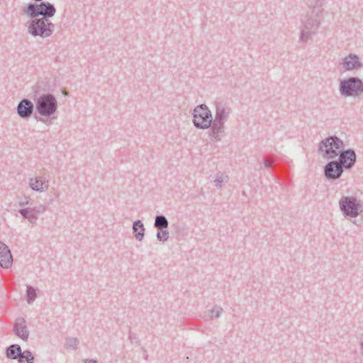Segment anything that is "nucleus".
Masks as SVG:
<instances>
[{"label":"nucleus","mask_w":363,"mask_h":363,"mask_svg":"<svg viewBox=\"0 0 363 363\" xmlns=\"http://www.w3.org/2000/svg\"><path fill=\"white\" fill-rule=\"evenodd\" d=\"M57 101L53 94L50 93L43 94L35 101V118L38 121L50 124V122L48 123V121H45L43 118H38L37 114H39L42 117L50 118L57 112Z\"/></svg>","instance_id":"obj_1"},{"label":"nucleus","mask_w":363,"mask_h":363,"mask_svg":"<svg viewBox=\"0 0 363 363\" xmlns=\"http://www.w3.org/2000/svg\"><path fill=\"white\" fill-rule=\"evenodd\" d=\"M22 11L23 14L30 18L41 16L40 18L50 20V18L55 15L56 9L54 4L48 1H40L39 4L29 3L23 8Z\"/></svg>","instance_id":"obj_2"},{"label":"nucleus","mask_w":363,"mask_h":363,"mask_svg":"<svg viewBox=\"0 0 363 363\" xmlns=\"http://www.w3.org/2000/svg\"><path fill=\"white\" fill-rule=\"evenodd\" d=\"M345 148L344 142L336 135H330L322 140L318 145V151L325 158L333 160Z\"/></svg>","instance_id":"obj_3"},{"label":"nucleus","mask_w":363,"mask_h":363,"mask_svg":"<svg viewBox=\"0 0 363 363\" xmlns=\"http://www.w3.org/2000/svg\"><path fill=\"white\" fill-rule=\"evenodd\" d=\"M339 208L345 218H357L363 212L361 200L354 196H342L338 202Z\"/></svg>","instance_id":"obj_4"},{"label":"nucleus","mask_w":363,"mask_h":363,"mask_svg":"<svg viewBox=\"0 0 363 363\" xmlns=\"http://www.w3.org/2000/svg\"><path fill=\"white\" fill-rule=\"evenodd\" d=\"M55 30V25L50 20L33 18L28 26V33L33 37L45 38L50 37Z\"/></svg>","instance_id":"obj_5"},{"label":"nucleus","mask_w":363,"mask_h":363,"mask_svg":"<svg viewBox=\"0 0 363 363\" xmlns=\"http://www.w3.org/2000/svg\"><path fill=\"white\" fill-rule=\"evenodd\" d=\"M339 91L344 97H357L363 94V81L357 77H350L341 80Z\"/></svg>","instance_id":"obj_6"},{"label":"nucleus","mask_w":363,"mask_h":363,"mask_svg":"<svg viewBox=\"0 0 363 363\" xmlns=\"http://www.w3.org/2000/svg\"><path fill=\"white\" fill-rule=\"evenodd\" d=\"M193 124L201 130L208 129L212 124V113L206 104L196 106L193 111Z\"/></svg>","instance_id":"obj_7"},{"label":"nucleus","mask_w":363,"mask_h":363,"mask_svg":"<svg viewBox=\"0 0 363 363\" xmlns=\"http://www.w3.org/2000/svg\"><path fill=\"white\" fill-rule=\"evenodd\" d=\"M320 24V18L318 15L316 16L308 17L303 22V27L301 30L299 41L306 43L315 35L319 28Z\"/></svg>","instance_id":"obj_8"},{"label":"nucleus","mask_w":363,"mask_h":363,"mask_svg":"<svg viewBox=\"0 0 363 363\" xmlns=\"http://www.w3.org/2000/svg\"><path fill=\"white\" fill-rule=\"evenodd\" d=\"M336 160L345 169H351L357 162V154L354 149L345 148L339 152Z\"/></svg>","instance_id":"obj_9"},{"label":"nucleus","mask_w":363,"mask_h":363,"mask_svg":"<svg viewBox=\"0 0 363 363\" xmlns=\"http://www.w3.org/2000/svg\"><path fill=\"white\" fill-rule=\"evenodd\" d=\"M344 168L336 161L332 160L329 161L323 167L325 177L329 181L339 179L343 172Z\"/></svg>","instance_id":"obj_10"},{"label":"nucleus","mask_w":363,"mask_h":363,"mask_svg":"<svg viewBox=\"0 0 363 363\" xmlns=\"http://www.w3.org/2000/svg\"><path fill=\"white\" fill-rule=\"evenodd\" d=\"M34 108V104L30 99H23L16 106V113L21 118L28 119L33 115Z\"/></svg>","instance_id":"obj_11"},{"label":"nucleus","mask_w":363,"mask_h":363,"mask_svg":"<svg viewBox=\"0 0 363 363\" xmlns=\"http://www.w3.org/2000/svg\"><path fill=\"white\" fill-rule=\"evenodd\" d=\"M342 66L345 71L359 70L363 67V63L357 55L350 53L343 58Z\"/></svg>","instance_id":"obj_12"},{"label":"nucleus","mask_w":363,"mask_h":363,"mask_svg":"<svg viewBox=\"0 0 363 363\" xmlns=\"http://www.w3.org/2000/svg\"><path fill=\"white\" fill-rule=\"evenodd\" d=\"M13 256L8 246L0 240V267L9 269L12 266Z\"/></svg>","instance_id":"obj_13"},{"label":"nucleus","mask_w":363,"mask_h":363,"mask_svg":"<svg viewBox=\"0 0 363 363\" xmlns=\"http://www.w3.org/2000/svg\"><path fill=\"white\" fill-rule=\"evenodd\" d=\"M231 113V108L225 103L218 101L216 103V120L225 123Z\"/></svg>","instance_id":"obj_14"},{"label":"nucleus","mask_w":363,"mask_h":363,"mask_svg":"<svg viewBox=\"0 0 363 363\" xmlns=\"http://www.w3.org/2000/svg\"><path fill=\"white\" fill-rule=\"evenodd\" d=\"M209 128V136L216 141H220L225 130V123L212 119V124Z\"/></svg>","instance_id":"obj_15"},{"label":"nucleus","mask_w":363,"mask_h":363,"mask_svg":"<svg viewBox=\"0 0 363 363\" xmlns=\"http://www.w3.org/2000/svg\"><path fill=\"white\" fill-rule=\"evenodd\" d=\"M15 334L21 338L22 340H27L29 335V332L27 330L25 324V320L23 318H18L16 319L14 328Z\"/></svg>","instance_id":"obj_16"},{"label":"nucleus","mask_w":363,"mask_h":363,"mask_svg":"<svg viewBox=\"0 0 363 363\" xmlns=\"http://www.w3.org/2000/svg\"><path fill=\"white\" fill-rule=\"evenodd\" d=\"M29 186L32 190L40 193L46 191L48 188V185L42 177L30 178L29 180Z\"/></svg>","instance_id":"obj_17"},{"label":"nucleus","mask_w":363,"mask_h":363,"mask_svg":"<svg viewBox=\"0 0 363 363\" xmlns=\"http://www.w3.org/2000/svg\"><path fill=\"white\" fill-rule=\"evenodd\" d=\"M21 347L18 344H13L6 348V357L9 359H18L21 354Z\"/></svg>","instance_id":"obj_18"},{"label":"nucleus","mask_w":363,"mask_h":363,"mask_svg":"<svg viewBox=\"0 0 363 363\" xmlns=\"http://www.w3.org/2000/svg\"><path fill=\"white\" fill-rule=\"evenodd\" d=\"M18 213L22 216L24 219H27L31 224H36L38 216H35V212L33 211V208L28 207L21 208L18 210Z\"/></svg>","instance_id":"obj_19"},{"label":"nucleus","mask_w":363,"mask_h":363,"mask_svg":"<svg viewBox=\"0 0 363 363\" xmlns=\"http://www.w3.org/2000/svg\"><path fill=\"white\" fill-rule=\"evenodd\" d=\"M154 225L157 230H162V229L168 228L169 221L164 215H157L155 218Z\"/></svg>","instance_id":"obj_20"},{"label":"nucleus","mask_w":363,"mask_h":363,"mask_svg":"<svg viewBox=\"0 0 363 363\" xmlns=\"http://www.w3.org/2000/svg\"><path fill=\"white\" fill-rule=\"evenodd\" d=\"M17 360L18 363H33L35 357L30 350H26L21 351V354H20Z\"/></svg>","instance_id":"obj_21"},{"label":"nucleus","mask_w":363,"mask_h":363,"mask_svg":"<svg viewBox=\"0 0 363 363\" xmlns=\"http://www.w3.org/2000/svg\"><path fill=\"white\" fill-rule=\"evenodd\" d=\"M37 297L36 289L31 286L26 287V301L28 304H31Z\"/></svg>","instance_id":"obj_22"},{"label":"nucleus","mask_w":363,"mask_h":363,"mask_svg":"<svg viewBox=\"0 0 363 363\" xmlns=\"http://www.w3.org/2000/svg\"><path fill=\"white\" fill-rule=\"evenodd\" d=\"M157 239L160 242H165L169 238V233L167 228L162 229V230H157Z\"/></svg>","instance_id":"obj_23"},{"label":"nucleus","mask_w":363,"mask_h":363,"mask_svg":"<svg viewBox=\"0 0 363 363\" xmlns=\"http://www.w3.org/2000/svg\"><path fill=\"white\" fill-rule=\"evenodd\" d=\"M46 84L43 81H38L33 87V91L35 95L39 94L40 92H45L48 89L45 88Z\"/></svg>","instance_id":"obj_24"},{"label":"nucleus","mask_w":363,"mask_h":363,"mask_svg":"<svg viewBox=\"0 0 363 363\" xmlns=\"http://www.w3.org/2000/svg\"><path fill=\"white\" fill-rule=\"evenodd\" d=\"M228 176L225 175L223 173L218 172L216 175V178L214 179V182L216 183V186L218 188L222 187V184L224 182H227Z\"/></svg>","instance_id":"obj_25"},{"label":"nucleus","mask_w":363,"mask_h":363,"mask_svg":"<svg viewBox=\"0 0 363 363\" xmlns=\"http://www.w3.org/2000/svg\"><path fill=\"white\" fill-rule=\"evenodd\" d=\"M222 311H223V308L220 306H216V307L213 308L210 311L211 319H213L214 318H219Z\"/></svg>","instance_id":"obj_26"},{"label":"nucleus","mask_w":363,"mask_h":363,"mask_svg":"<svg viewBox=\"0 0 363 363\" xmlns=\"http://www.w3.org/2000/svg\"><path fill=\"white\" fill-rule=\"evenodd\" d=\"M145 228L140 220L138 219V240H142L144 237Z\"/></svg>","instance_id":"obj_27"},{"label":"nucleus","mask_w":363,"mask_h":363,"mask_svg":"<svg viewBox=\"0 0 363 363\" xmlns=\"http://www.w3.org/2000/svg\"><path fill=\"white\" fill-rule=\"evenodd\" d=\"M32 208L33 211L35 212V216L38 217L40 213H44L47 210V206L41 204Z\"/></svg>","instance_id":"obj_28"},{"label":"nucleus","mask_w":363,"mask_h":363,"mask_svg":"<svg viewBox=\"0 0 363 363\" xmlns=\"http://www.w3.org/2000/svg\"><path fill=\"white\" fill-rule=\"evenodd\" d=\"M77 342H67L65 344L64 347L67 350H76L77 348Z\"/></svg>","instance_id":"obj_29"},{"label":"nucleus","mask_w":363,"mask_h":363,"mask_svg":"<svg viewBox=\"0 0 363 363\" xmlns=\"http://www.w3.org/2000/svg\"><path fill=\"white\" fill-rule=\"evenodd\" d=\"M29 203V198L24 196L18 199V205L20 206H24Z\"/></svg>","instance_id":"obj_30"},{"label":"nucleus","mask_w":363,"mask_h":363,"mask_svg":"<svg viewBox=\"0 0 363 363\" xmlns=\"http://www.w3.org/2000/svg\"><path fill=\"white\" fill-rule=\"evenodd\" d=\"M98 361L96 359H84L83 360V363H97Z\"/></svg>","instance_id":"obj_31"},{"label":"nucleus","mask_w":363,"mask_h":363,"mask_svg":"<svg viewBox=\"0 0 363 363\" xmlns=\"http://www.w3.org/2000/svg\"><path fill=\"white\" fill-rule=\"evenodd\" d=\"M263 164L265 168H271L272 166V163L269 162L267 160H263Z\"/></svg>","instance_id":"obj_32"},{"label":"nucleus","mask_w":363,"mask_h":363,"mask_svg":"<svg viewBox=\"0 0 363 363\" xmlns=\"http://www.w3.org/2000/svg\"><path fill=\"white\" fill-rule=\"evenodd\" d=\"M325 0H315V7H320L323 6Z\"/></svg>","instance_id":"obj_33"},{"label":"nucleus","mask_w":363,"mask_h":363,"mask_svg":"<svg viewBox=\"0 0 363 363\" xmlns=\"http://www.w3.org/2000/svg\"><path fill=\"white\" fill-rule=\"evenodd\" d=\"M136 226H137L136 220H135L133 223V234L134 237H135V238H136Z\"/></svg>","instance_id":"obj_34"},{"label":"nucleus","mask_w":363,"mask_h":363,"mask_svg":"<svg viewBox=\"0 0 363 363\" xmlns=\"http://www.w3.org/2000/svg\"><path fill=\"white\" fill-rule=\"evenodd\" d=\"M360 350H361V354H362V355L363 356V342H361V344H360Z\"/></svg>","instance_id":"obj_35"},{"label":"nucleus","mask_w":363,"mask_h":363,"mask_svg":"<svg viewBox=\"0 0 363 363\" xmlns=\"http://www.w3.org/2000/svg\"><path fill=\"white\" fill-rule=\"evenodd\" d=\"M143 356L145 359H147V354L145 351L143 352Z\"/></svg>","instance_id":"obj_36"},{"label":"nucleus","mask_w":363,"mask_h":363,"mask_svg":"<svg viewBox=\"0 0 363 363\" xmlns=\"http://www.w3.org/2000/svg\"><path fill=\"white\" fill-rule=\"evenodd\" d=\"M68 340H74V341H76L77 340L76 337H72V338H70Z\"/></svg>","instance_id":"obj_37"},{"label":"nucleus","mask_w":363,"mask_h":363,"mask_svg":"<svg viewBox=\"0 0 363 363\" xmlns=\"http://www.w3.org/2000/svg\"><path fill=\"white\" fill-rule=\"evenodd\" d=\"M35 1V3L37 2H40V1H43V0H34Z\"/></svg>","instance_id":"obj_38"},{"label":"nucleus","mask_w":363,"mask_h":363,"mask_svg":"<svg viewBox=\"0 0 363 363\" xmlns=\"http://www.w3.org/2000/svg\"><path fill=\"white\" fill-rule=\"evenodd\" d=\"M63 94L65 95V96H67L68 94L67 93H65V92H63Z\"/></svg>","instance_id":"obj_39"}]
</instances>
